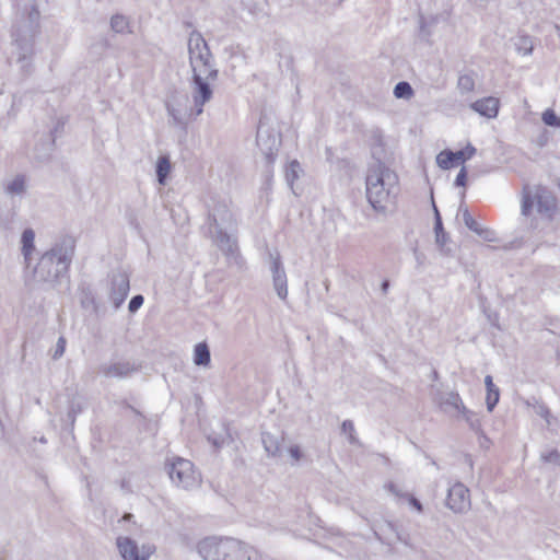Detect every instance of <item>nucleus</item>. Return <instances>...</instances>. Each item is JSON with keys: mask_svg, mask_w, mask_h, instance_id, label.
Returning <instances> with one entry per match:
<instances>
[{"mask_svg": "<svg viewBox=\"0 0 560 560\" xmlns=\"http://www.w3.org/2000/svg\"><path fill=\"white\" fill-rule=\"evenodd\" d=\"M535 201L537 211L548 220H552L557 212V198L548 188L542 186H538L534 195L528 187H524L521 205L522 215L528 217L532 213Z\"/></svg>", "mask_w": 560, "mask_h": 560, "instance_id": "7", "label": "nucleus"}, {"mask_svg": "<svg viewBox=\"0 0 560 560\" xmlns=\"http://www.w3.org/2000/svg\"><path fill=\"white\" fill-rule=\"evenodd\" d=\"M166 109H167L168 116L173 119L174 125H176V126H185L186 125L180 110L176 109L170 103L166 104Z\"/></svg>", "mask_w": 560, "mask_h": 560, "instance_id": "37", "label": "nucleus"}, {"mask_svg": "<svg viewBox=\"0 0 560 560\" xmlns=\"http://www.w3.org/2000/svg\"><path fill=\"white\" fill-rule=\"evenodd\" d=\"M476 234L478 236H480L483 241L486 242H495L497 241V236H495V233L488 229V228H480Z\"/></svg>", "mask_w": 560, "mask_h": 560, "instance_id": "41", "label": "nucleus"}, {"mask_svg": "<svg viewBox=\"0 0 560 560\" xmlns=\"http://www.w3.org/2000/svg\"><path fill=\"white\" fill-rule=\"evenodd\" d=\"M188 54L191 72H207L210 79L218 78V69L213 63V56L210 48L198 31H192L188 38Z\"/></svg>", "mask_w": 560, "mask_h": 560, "instance_id": "6", "label": "nucleus"}, {"mask_svg": "<svg viewBox=\"0 0 560 560\" xmlns=\"http://www.w3.org/2000/svg\"><path fill=\"white\" fill-rule=\"evenodd\" d=\"M408 501L409 503L418 511V512H422L423 511V506L421 504V502L416 499L413 495L411 494H408Z\"/></svg>", "mask_w": 560, "mask_h": 560, "instance_id": "46", "label": "nucleus"}, {"mask_svg": "<svg viewBox=\"0 0 560 560\" xmlns=\"http://www.w3.org/2000/svg\"><path fill=\"white\" fill-rule=\"evenodd\" d=\"M225 547L230 551H224L222 560H261L257 549L237 539L225 538Z\"/></svg>", "mask_w": 560, "mask_h": 560, "instance_id": "11", "label": "nucleus"}, {"mask_svg": "<svg viewBox=\"0 0 560 560\" xmlns=\"http://www.w3.org/2000/svg\"><path fill=\"white\" fill-rule=\"evenodd\" d=\"M110 28L115 33H119V34L130 33L129 21L122 14H115V15L112 16V19H110Z\"/></svg>", "mask_w": 560, "mask_h": 560, "instance_id": "25", "label": "nucleus"}, {"mask_svg": "<svg viewBox=\"0 0 560 560\" xmlns=\"http://www.w3.org/2000/svg\"><path fill=\"white\" fill-rule=\"evenodd\" d=\"M40 12L35 4H28L21 10L12 26V38L18 50V62L21 70L28 75L33 71L31 58L34 54L35 37L39 33Z\"/></svg>", "mask_w": 560, "mask_h": 560, "instance_id": "4", "label": "nucleus"}, {"mask_svg": "<svg viewBox=\"0 0 560 560\" xmlns=\"http://www.w3.org/2000/svg\"><path fill=\"white\" fill-rule=\"evenodd\" d=\"M541 120L547 126L560 127V117L557 116L553 109H546L541 115Z\"/></svg>", "mask_w": 560, "mask_h": 560, "instance_id": "35", "label": "nucleus"}, {"mask_svg": "<svg viewBox=\"0 0 560 560\" xmlns=\"http://www.w3.org/2000/svg\"><path fill=\"white\" fill-rule=\"evenodd\" d=\"M387 488H388V490H389L392 493H394L395 495H401V494L399 493L398 489L396 488V486H395L394 483H392V482H390V483H388V485H387Z\"/></svg>", "mask_w": 560, "mask_h": 560, "instance_id": "49", "label": "nucleus"}, {"mask_svg": "<svg viewBox=\"0 0 560 560\" xmlns=\"http://www.w3.org/2000/svg\"><path fill=\"white\" fill-rule=\"evenodd\" d=\"M213 444L217 446V447H220L222 445V443H219L217 440H213Z\"/></svg>", "mask_w": 560, "mask_h": 560, "instance_id": "55", "label": "nucleus"}, {"mask_svg": "<svg viewBox=\"0 0 560 560\" xmlns=\"http://www.w3.org/2000/svg\"><path fill=\"white\" fill-rule=\"evenodd\" d=\"M534 408H535V412L539 417L544 418L548 425L552 424L551 420L553 418L551 416L550 409L545 404H538Z\"/></svg>", "mask_w": 560, "mask_h": 560, "instance_id": "39", "label": "nucleus"}, {"mask_svg": "<svg viewBox=\"0 0 560 560\" xmlns=\"http://www.w3.org/2000/svg\"><path fill=\"white\" fill-rule=\"evenodd\" d=\"M124 405L126 406V408L130 409L135 415L140 416V417L142 416L141 412L138 409H136L135 407H132L131 405H129L127 402H124Z\"/></svg>", "mask_w": 560, "mask_h": 560, "instance_id": "50", "label": "nucleus"}, {"mask_svg": "<svg viewBox=\"0 0 560 560\" xmlns=\"http://www.w3.org/2000/svg\"><path fill=\"white\" fill-rule=\"evenodd\" d=\"M261 442H262L264 448L268 453V455L277 456L280 454L279 438H277L268 432H262L261 433Z\"/></svg>", "mask_w": 560, "mask_h": 560, "instance_id": "22", "label": "nucleus"}, {"mask_svg": "<svg viewBox=\"0 0 560 560\" xmlns=\"http://www.w3.org/2000/svg\"><path fill=\"white\" fill-rule=\"evenodd\" d=\"M555 30H556V33H557V35H558V37H559V39H560V25H559V24H556V25H555Z\"/></svg>", "mask_w": 560, "mask_h": 560, "instance_id": "52", "label": "nucleus"}, {"mask_svg": "<svg viewBox=\"0 0 560 560\" xmlns=\"http://www.w3.org/2000/svg\"><path fill=\"white\" fill-rule=\"evenodd\" d=\"M466 180H467V171H466V167L463 166L455 178V186L464 187L466 185Z\"/></svg>", "mask_w": 560, "mask_h": 560, "instance_id": "43", "label": "nucleus"}, {"mask_svg": "<svg viewBox=\"0 0 560 560\" xmlns=\"http://www.w3.org/2000/svg\"><path fill=\"white\" fill-rule=\"evenodd\" d=\"M139 371V366L129 360L103 363L98 368V373L106 378H127Z\"/></svg>", "mask_w": 560, "mask_h": 560, "instance_id": "14", "label": "nucleus"}, {"mask_svg": "<svg viewBox=\"0 0 560 560\" xmlns=\"http://www.w3.org/2000/svg\"><path fill=\"white\" fill-rule=\"evenodd\" d=\"M433 377H438V372L436 371L433 372Z\"/></svg>", "mask_w": 560, "mask_h": 560, "instance_id": "57", "label": "nucleus"}, {"mask_svg": "<svg viewBox=\"0 0 560 560\" xmlns=\"http://www.w3.org/2000/svg\"><path fill=\"white\" fill-rule=\"evenodd\" d=\"M211 361L209 347L206 342H199L195 346L194 363L199 366H208Z\"/></svg>", "mask_w": 560, "mask_h": 560, "instance_id": "21", "label": "nucleus"}, {"mask_svg": "<svg viewBox=\"0 0 560 560\" xmlns=\"http://www.w3.org/2000/svg\"><path fill=\"white\" fill-rule=\"evenodd\" d=\"M35 233L32 229H25L22 233L21 243H22V254L24 256V260L26 266H30L31 255L35 249L34 245Z\"/></svg>", "mask_w": 560, "mask_h": 560, "instance_id": "19", "label": "nucleus"}, {"mask_svg": "<svg viewBox=\"0 0 560 560\" xmlns=\"http://www.w3.org/2000/svg\"><path fill=\"white\" fill-rule=\"evenodd\" d=\"M448 242V235H442V241L441 242H436V244L439 245L440 249L445 253V254H448L450 253V249L446 248V243Z\"/></svg>", "mask_w": 560, "mask_h": 560, "instance_id": "47", "label": "nucleus"}, {"mask_svg": "<svg viewBox=\"0 0 560 560\" xmlns=\"http://www.w3.org/2000/svg\"><path fill=\"white\" fill-rule=\"evenodd\" d=\"M432 205H433V209H434L435 241L436 242H441L442 241V235H446V232L443 229L442 219H441L440 212H439L435 203L433 202Z\"/></svg>", "mask_w": 560, "mask_h": 560, "instance_id": "33", "label": "nucleus"}, {"mask_svg": "<svg viewBox=\"0 0 560 560\" xmlns=\"http://www.w3.org/2000/svg\"><path fill=\"white\" fill-rule=\"evenodd\" d=\"M121 488H122V489H126V488H127V481H126V480H122V481H121Z\"/></svg>", "mask_w": 560, "mask_h": 560, "instance_id": "54", "label": "nucleus"}, {"mask_svg": "<svg viewBox=\"0 0 560 560\" xmlns=\"http://www.w3.org/2000/svg\"><path fill=\"white\" fill-rule=\"evenodd\" d=\"M289 453L291 455V457L294 459V460H300L302 458V452L300 450V447L298 445H292L290 448H289Z\"/></svg>", "mask_w": 560, "mask_h": 560, "instance_id": "45", "label": "nucleus"}, {"mask_svg": "<svg viewBox=\"0 0 560 560\" xmlns=\"http://www.w3.org/2000/svg\"><path fill=\"white\" fill-rule=\"evenodd\" d=\"M514 46L516 50L523 55H529L533 51L534 45L530 36L520 35L515 38Z\"/></svg>", "mask_w": 560, "mask_h": 560, "instance_id": "27", "label": "nucleus"}, {"mask_svg": "<svg viewBox=\"0 0 560 560\" xmlns=\"http://www.w3.org/2000/svg\"><path fill=\"white\" fill-rule=\"evenodd\" d=\"M460 415L467 421V423L469 424L471 430H474L476 433H481L482 432V430H481V421H480L478 415H476L471 410H468L466 407L460 412Z\"/></svg>", "mask_w": 560, "mask_h": 560, "instance_id": "29", "label": "nucleus"}, {"mask_svg": "<svg viewBox=\"0 0 560 560\" xmlns=\"http://www.w3.org/2000/svg\"><path fill=\"white\" fill-rule=\"evenodd\" d=\"M66 343H67V341H66L65 337L61 336L58 338L55 351L52 353L54 360H58L59 358H61L63 355L65 350H66Z\"/></svg>", "mask_w": 560, "mask_h": 560, "instance_id": "42", "label": "nucleus"}, {"mask_svg": "<svg viewBox=\"0 0 560 560\" xmlns=\"http://www.w3.org/2000/svg\"><path fill=\"white\" fill-rule=\"evenodd\" d=\"M26 191V179L24 175H16L7 186L8 195H23Z\"/></svg>", "mask_w": 560, "mask_h": 560, "instance_id": "24", "label": "nucleus"}, {"mask_svg": "<svg viewBox=\"0 0 560 560\" xmlns=\"http://www.w3.org/2000/svg\"><path fill=\"white\" fill-rule=\"evenodd\" d=\"M540 458L544 463L552 464L560 468V453L557 450L541 453Z\"/></svg>", "mask_w": 560, "mask_h": 560, "instance_id": "38", "label": "nucleus"}, {"mask_svg": "<svg viewBox=\"0 0 560 560\" xmlns=\"http://www.w3.org/2000/svg\"><path fill=\"white\" fill-rule=\"evenodd\" d=\"M225 547V538L207 537L197 544V552L203 560H222Z\"/></svg>", "mask_w": 560, "mask_h": 560, "instance_id": "15", "label": "nucleus"}, {"mask_svg": "<svg viewBox=\"0 0 560 560\" xmlns=\"http://www.w3.org/2000/svg\"><path fill=\"white\" fill-rule=\"evenodd\" d=\"M302 172L301 165L299 161L293 160L289 163L285 168V179L289 186L292 188L294 182L300 177V173Z\"/></svg>", "mask_w": 560, "mask_h": 560, "instance_id": "28", "label": "nucleus"}, {"mask_svg": "<svg viewBox=\"0 0 560 560\" xmlns=\"http://www.w3.org/2000/svg\"><path fill=\"white\" fill-rule=\"evenodd\" d=\"M415 255H416L417 260L420 261L421 260V257H420L421 255L418 253L417 249H415Z\"/></svg>", "mask_w": 560, "mask_h": 560, "instance_id": "53", "label": "nucleus"}, {"mask_svg": "<svg viewBox=\"0 0 560 560\" xmlns=\"http://www.w3.org/2000/svg\"><path fill=\"white\" fill-rule=\"evenodd\" d=\"M457 88L460 93H469L475 89V79L471 74H462L458 78Z\"/></svg>", "mask_w": 560, "mask_h": 560, "instance_id": "30", "label": "nucleus"}, {"mask_svg": "<svg viewBox=\"0 0 560 560\" xmlns=\"http://www.w3.org/2000/svg\"><path fill=\"white\" fill-rule=\"evenodd\" d=\"M446 505L454 513H464L470 508L468 488L462 482H456L448 489Z\"/></svg>", "mask_w": 560, "mask_h": 560, "instance_id": "13", "label": "nucleus"}, {"mask_svg": "<svg viewBox=\"0 0 560 560\" xmlns=\"http://www.w3.org/2000/svg\"><path fill=\"white\" fill-rule=\"evenodd\" d=\"M75 252V240L61 236L45 252L34 268L37 282L54 284L68 275Z\"/></svg>", "mask_w": 560, "mask_h": 560, "instance_id": "3", "label": "nucleus"}, {"mask_svg": "<svg viewBox=\"0 0 560 560\" xmlns=\"http://www.w3.org/2000/svg\"><path fill=\"white\" fill-rule=\"evenodd\" d=\"M144 298L141 294L133 295L128 304L130 313H136L143 304Z\"/></svg>", "mask_w": 560, "mask_h": 560, "instance_id": "40", "label": "nucleus"}, {"mask_svg": "<svg viewBox=\"0 0 560 560\" xmlns=\"http://www.w3.org/2000/svg\"><path fill=\"white\" fill-rule=\"evenodd\" d=\"M394 95L397 98H410L413 95V90L408 82L401 81L395 85Z\"/></svg>", "mask_w": 560, "mask_h": 560, "instance_id": "31", "label": "nucleus"}, {"mask_svg": "<svg viewBox=\"0 0 560 560\" xmlns=\"http://www.w3.org/2000/svg\"><path fill=\"white\" fill-rule=\"evenodd\" d=\"M256 143L266 162V172L271 174L281 145V132L275 127L270 117L261 115L257 128Z\"/></svg>", "mask_w": 560, "mask_h": 560, "instance_id": "5", "label": "nucleus"}, {"mask_svg": "<svg viewBox=\"0 0 560 560\" xmlns=\"http://www.w3.org/2000/svg\"><path fill=\"white\" fill-rule=\"evenodd\" d=\"M476 154V148L468 143L464 149L458 150L455 152V159L457 162H466L467 160H470Z\"/></svg>", "mask_w": 560, "mask_h": 560, "instance_id": "34", "label": "nucleus"}, {"mask_svg": "<svg viewBox=\"0 0 560 560\" xmlns=\"http://www.w3.org/2000/svg\"><path fill=\"white\" fill-rule=\"evenodd\" d=\"M388 289H389V281H388V280H384V281L382 282V284H381L382 293H383V294H387Z\"/></svg>", "mask_w": 560, "mask_h": 560, "instance_id": "48", "label": "nucleus"}, {"mask_svg": "<svg viewBox=\"0 0 560 560\" xmlns=\"http://www.w3.org/2000/svg\"><path fill=\"white\" fill-rule=\"evenodd\" d=\"M170 172L171 162L168 156H160L156 163V178L160 185H165Z\"/></svg>", "mask_w": 560, "mask_h": 560, "instance_id": "23", "label": "nucleus"}, {"mask_svg": "<svg viewBox=\"0 0 560 560\" xmlns=\"http://www.w3.org/2000/svg\"><path fill=\"white\" fill-rule=\"evenodd\" d=\"M455 162H457L455 152L448 149L441 151L436 156V163L443 170H450Z\"/></svg>", "mask_w": 560, "mask_h": 560, "instance_id": "26", "label": "nucleus"}, {"mask_svg": "<svg viewBox=\"0 0 560 560\" xmlns=\"http://www.w3.org/2000/svg\"><path fill=\"white\" fill-rule=\"evenodd\" d=\"M234 224V217L229 207L224 202H217L208 212L205 228L208 236L225 256L229 266L243 270L246 262L241 255L237 240L226 232Z\"/></svg>", "mask_w": 560, "mask_h": 560, "instance_id": "1", "label": "nucleus"}, {"mask_svg": "<svg viewBox=\"0 0 560 560\" xmlns=\"http://www.w3.org/2000/svg\"><path fill=\"white\" fill-rule=\"evenodd\" d=\"M270 256V271L272 273L273 289L282 301L288 298V279L284 267L281 261L279 253L269 254Z\"/></svg>", "mask_w": 560, "mask_h": 560, "instance_id": "12", "label": "nucleus"}, {"mask_svg": "<svg viewBox=\"0 0 560 560\" xmlns=\"http://www.w3.org/2000/svg\"><path fill=\"white\" fill-rule=\"evenodd\" d=\"M500 101L497 97L488 96L470 104V108L487 118H495L499 113Z\"/></svg>", "mask_w": 560, "mask_h": 560, "instance_id": "17", "label": "nucleus"}, {"mask_svg": "<svg viewBox=\"0 0 560 560\" xmlns=\"http://www.w3.org/2000/svg\"><path fill=\"white\" fill-rule=\"evenodd\" d=\"M165 469L172 482L183 489H191L198 486L199 475L194 469V464L182 457H172L165 463Z\"/></svg>", "mask_w": 560, "mask_h": 560, "instance_id": "8", "label": "nucleus"}, {"mask_svg": "<svg viewBox=\"0 0 560 560\" xmlns=\"http://www.w3.org/2000/svg\"><path fill=\"white\" fill-rule=\"evenodd\" d=\"M210 79L207 72H192L191 78V96L196 109V115L199 116L203 112V106L212 98L213 90L210 85Z\"/></svg>", "mask_w": 560, "mask_h": 560, "instance_id": "9", "label": "nucleus"}, {"mask_svg": "<svg viewBox=\"0 0 560 560\" xmlns=\"http://www.w3.org/2000/svg\"><path fill=\"white\" fill-rule=\"evenodd\" d=\"M440 405L444 411L454 410L457 413H460L465 409V405L463 404L459 394L456 392H450L441 397Z\"/></svg>", "mask_w": 560, "mask_h": 560, "instance_id": "18", "label": "nucleus"}, {"mask_svg": "<svg viewBox=\"0 0 560 560\" xmlns=\"http://www.w3.org/2000/svg\"><path fill=\"white\" fill-rule=\"evenodd\" d=\"M399 192L398 176L383 162L376 161L366 172L365 194L371 207L385 214L396 202Z\"/></svg>", "mask_w": 560, "mask_h": 560, "instance_id": "2", "label": "nucleus"}, {"mask_svg": "<svg viewBox=\"0 0 560 560\" xmlns=\"http://www.w3.org/2000/svg\"><path fill=\"white\" fill-rule=\"evenodd\" d=\"M42 443H46V440L44 438L40 439Z\"/></svg>", "mask_w": 560, "mask_h": 560, "instance_id": "58", "label": "nucleus"}, {"mask_svg": "<svg viewBox=\"0 0 560 560\" xmlns=\"http://www.w3.org/2000/svg\"><path fill=\"white\" fill-rule=\"evenodd\" d=\"M132 517H133V515H132V514H130V513H126V514L122 516V520H124V521H130Z\"/></svg>", "mask_w": 560, "mask_h": 560, "instance_id": "51", "label": "nucleus"}, {"mask_svg": "<svg viewBox=\"0 0 560 560\" xmlns=\"http://www.w3.org/2000/svg\"><path fill=\"white\" fill-rule=\"evenodd\" d=\"M485 385L487 388V397H486V405L487 409L491 412L500 399V390L498 386L493 384V380L491 375H487L485 377Z\"/></svg>", "mask_w": 560, "mask_h": 560, "instance_id": "20", "label": "nucleus"}, {"mask_svg": "<svg viewBox=\"0 0 560 560\" xmlns=\"http://www.w3.org/2000/svg\"><path fill=\"white\" fill-rule=\"evenodd\" d=\"M116 546L124 560H149L155 552L154 545L143 544L140 547L136 540L127 536H118Z\"/></svg>", "mask_w": 560, "mask_h": 560, "instance_id": "10", "label": "nucleus"}, {"mask_svg": "<svg viewBox=\"0 0 560 560\" xmlns=\"http://www.w3.org/2000/svg\"><path fill=\"white\" fill-rule=\"evenodd\" d=\"M431 464L438 467V465H436V462H435V460H433V459H432V460H431Z\"/></svg>", "mask_w": 560, "mask_h": 560, "instance_id": "56", "label": "nucleus"}, {"mask_svg": "<svg viewBox=\"0 0 560 560\" xmlns=\"http://www.w3.org/2000/svg\"><path fill=\"white\" fill-rule=\"evenodd\" d=\"M459 209L463 211V221H464L465 225L470 231L476 233L481 228V225L472 218V215L470 214V212L468 211L467 208L463 209V207L460 206Z\"/></svg>", "mask_w": 560, "mask_h": 560, "instance_id": "36", "label": "nucleus"}, {"mask_svg": "<svg viewBox=\"0 0 560 560\" xmlns=\"http://www.w3.org/2000/svg\"><path fill=\"white\" fill-rule=\"evenodd\" d=\"M341 432L348 434V441L350 444H358L359 440L355 435L354 424L351 420H345L341 424Z\"/></svg>", "mask_w": 560, "mask_h": 560, "instance_id": "32", "label": "nucleus"}, {"mask_svg": "<svg viewBox=\"0 0 560 560\" xmlns=\"http://www.w3.org/2000/svg\"><path fill=\"white\" fill-rule=\"evenodd\" d=\"M79 412H81L80 406L75 405V404H71L69 411H68V418L71 420L72 423L74 422L75 417Z\"/></svg>", "mask_w": 560, "mask_h": 560, "instance_id": "44", "label": "nucleus"}, {"mask_svg": "<svg viewBox=\"0 0 560 560\" xmlns=\"http://www.w3.org/2000/svg\"><path fill=\"white\" fill-rule=\"evenodd\" d=\"M110 301L114 304V307L117 310L126 300L129 290V276L125 271H118L113 273L110 280Z\"/></svg>", "mask_w": 560, "mask_h": 560, "instance_id": "16", "label": "nucleus"}]
</instances>
